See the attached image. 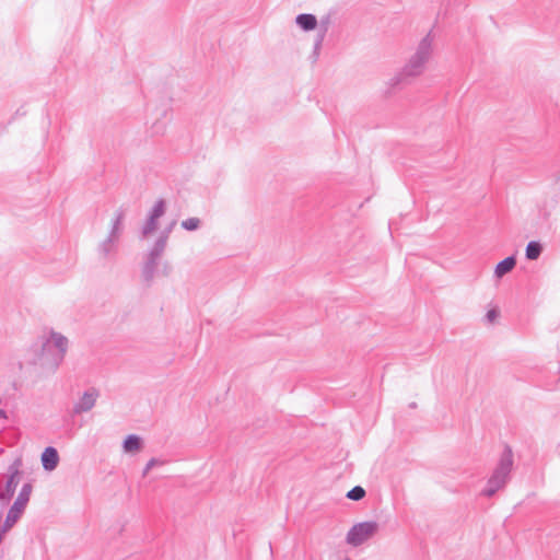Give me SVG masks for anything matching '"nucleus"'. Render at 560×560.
I'll return each instance as SVG.
<instances>
[{
	"label": "nucleus",
	"instance_id": "1",
	"mask_svg": "<svg viewBox=\"0 0 560 560\" xmlns=\"http://www.w3.org/2000/svg\"><path fill=\"white\" fill-rule=\"evenodd\" d=\"M433 37L429 32L418 44L413 55L409 58L404 68L390 79V85L397 86L408 81V79L420 75L425 68L427 62L432 56Z\"/></svg>",
	"mask_w": 560,
	"mask_h": 560
},
{
	"label": "nucleus",
	"instance_id": "2",
	"mask_svg": "<svg viewBox=\"0 0 560 560\" xmlns=\"http://www.w3.org/2000/svg\"><path fill=\"white\" fill-rule=\"evenodd\" d=\"M513 466V453L510 446H505L504 451L501 454L500 460L493 470L492 475L487 481V486L481 491V495L491 498L493 497L500 489L504 488L510 472Z\"/></svg>",
	"mask_w": 560,
	"mask_h": 560
},
{
	"label": "nucleus",
	"instance_id": "3",
	"mask_svg": "<svg viewBox=\"0 0 560 560\" xmlns=\"http://www.w3.org/2000/svg\"><path fill=\"white\" fill-rule=\"evenodd\" d=\"M165 248L164 237H158L144 259L142 265V278L148 284H150L154 279L159 261L163 256Z\"/></svg>",
	"mask_w": 560,
	"mask_h": 560
},
{
	"label": "nucleus",
	"instance_id": "4",
	"mask_svg": "<svg viewBox=\"0 0 560 560\" xmlns=\"http://www.w3.org/2000/svg\"><path fill=\"white\" fill-rule=\"evenodd\" d=\"M32 485L30 482H25L19 494L15 499L12 506L9 509L8 514L4 520V530H9L13 525L18 522V520L22 516L32 493Z\"/></svg>",
	"mask_w": 560,
	"mask_h": 560
},
{
	"label": "nucleus",
	"instance_id": "5",
	"mask_svg": "<svg viewBox=\"0 0 560 560\" xmlns=\"http://www.w3.org/2000/svg\"><path fill=\"white\" fill-rule=\"evenodd\" d=\"M21 458L14 459L8 467L7 481L3 487L0 486V502L9 503L13 498L16 487L19 485V477L21 475Z\"/></svg>",
	"mask_w": 560,
	"mask_h": 560
},
{
	"label": "nucleus",
	"instance_id": "6",
	"mask_svg": "<svg viewBox=\"0 0 560 560\" xmlns=\"http://www.w3.org/2000/svg\"><path fill=\"white\" fill-rule=\"evenodd\" d=\"M68 339L60 332H56L54 330L50 331V337L47 338L43 345L42 350L43 352H49L51 350V347H55L57 349V352L52 357V368L56 370L61 362L65 359V355L68 350Z\"/></svg>",
	"mask_w": 560,
	"mask_h": 560
},
{
	"label": "nucleus",
	"instance_id": "7",
	"mask_svg": "<svg viewBox=\"0 0 560 560\" xmlns=\"http://www.w3.org/2000/svg\"><path fill=\"white\" fill-rule=\"evenodd\" d=\"M377 528L378 525L374 521L358 523L349 529L346 540L349 545L358 547L372 537Z\"/></svg>",
	"mask_w": 560,
	"mask_h": 560
},
{
	"label": "nucleus",
	"instance_id": "8",
	"mask_svg": "<svg viewBox=\"0 0 560 560\" xmlns=\"http://www.w3.org/2000/svg\"><path fill=\"white\" fill-rule=\"evenodd\" d=\"M166 210V202L164 199L155 201L154 206L149 212L148 219L142 225L141 234L143 237L149 236L158 229V220L164 215Z\"/></svg>",
	"mask_w": 560,
	"mask_h": 560
},
{
	"label": "nucleus",
	"instance_id": "9",
	"mask_svg": "<svg viewBox=\"0 0 560 560\" xmlns=\"http://www.w3.org/2000/svg\"><path fill=\"white\" fill-rule=\"evenodd\" d=\"M98 396H100V392L96 388H94V387L89 388L88 390H85L83 393V395L80 397V399L73 405L72 410L70 411V415L72 417H74V416L91 411L94 408Z\"/></svg>",
	"mask_w": 560,
	"mask_h": 560
},
{
	"label": "nucleus",
	"instance_id": "10",
	"mask_svg": "<svg viewBox=\"0 0 560 560\" xmlns=\"http://www.w3.org/2000/svg\"><path fill=\"white\" fill-rule=\"evenodd\" d=\"M42 465L43 468L47 471L54 470L59 463V455L55 447L47 446L42 453Z\"/></svg>",
	"mask_w": 560,
	"mask_h": 560
},
{
	"label": "nucleus",
	"instance_id": "11",
	"mask_svg": "<svg viewBox=\"0 0 560 560\" xmlns=\"http://www.w3.org/2000/svg\"><path fill=\"white\" fill-rule=\"evenodd\" d=\"M295 23L301 30L310 32L316 28L318 22L314 14L301 13L296 15Z\"/></svg>",
	"mask_w": 560,
	"mask_h": 560
},
{
	"label": "nucleus",
	"instance_id": "12",
	"mask_svg": "<svg viewBox=\"0 0 560 560\" xmlns=\"http://www.w3.org/2000/svg\"><path fill=\"white\" fill-rule=\"evenodd\" d=\"M516 266V258L511 255L503 260L499 261L494 269V275L498 278H502L504 275L511 272Z\"/></svg>",
	"mask_w": 560,
	"mask_h": 560
},
{
	"label": "nucleus",
	"instance_id": "13",
	"mask_svg": "<svg viewBox=\"0 0 560 560\" xmlns=\"http://www.w3.org/2000/svg\"><path fill=\"white\" fill-rule=\"evenodd\" d=\"M124 218H125V212L121 209H119L115 213V218L113 220L110 231H109V233L107 235L108 237H110V238H113V240L118 242V238H119V235H120V232H121V229H122Z\"/></svg>",
	"mask_w": 560,
	"mask_h": 560
},
{
	"label": "nucleus",
	"instance_id": "14",
	"mask_svg": "<svg viewBox=\"0 0 560 560\" xmlns=\"http://www.w3.org/2000/svg\"><path fill=\"white\" fill-rule=\"evenodd\" d=\"M542 249H544V247H542L540 242H538V241H530L526 245L525 257L528 260H536L541 255Z\"/></svg>",
	"mask_w": 560,
	"mask_h": 560
},
{
	"label": "nucleus",
	"instance_id": "15",
	"mask_svg": "<svg viewBox=\"0 0 560 560\" xmlns=\"http://www.w3.org/2000/svg\"><path fill=\"white\" fill-rule=\"evenodd\" d=\"M142 446V440L140 436L136 434H129L122 443V447L125 452H136L139 451Z\"/></svg>",
	"mask_w": 560,
	"mask_h": 560
},
{
	"label": "nucleus",
	"instance_id": "16",
	"mask_svg": "<svg viewBox=\"0 0 560 560\" xmlns=\"http://www.w3.org/2000/svg\"><path fill=\"white\" fill-rule=\"evenodd\" d=\"M117 241L106 237L98 246V253L103 257H107L110 253L114 252Z\"/></svg>",
	"mask_w": 560,
	"mask_h": 560
},
{
	"label": "nucleus",
	"instance_id": "17",
	"mask_svg": "<svg viewBox=\"0 0 560 560\" xmlns=\"http://www.w3.org/2000/svg\"><path fill=\"white\" fill-rule=\"evenodd\" d=\"M365 493L361 486H355L347 492L346 497L352 501H360L365 497Z\"/></svg>",
	"mask_w": 560,
	"mask_h": 560
},
{
	"label": "nucleus",
	"instance_id": "18",
	"mask_svg": "<svg viewBox=\"0 0 560 560\" xmlns=\"http://www.w3.org/2000/svg\"><path fill=\"white\" fill-rule=\"evenodd\" d=\"M200 219L198 218H188L186 220H183L180 225L186 231H196L200 226Z\"/></svg>",
	"mask_w": 560,
	"mask_h": 560
},
{
	"label": "nucleus",
	"instance_id": "19",
	"mask_svg": "<svg viewBox=\"0 0 560 560\" xmlns=\"http://www.w3.org/2000/svg\"><path fill=\"white\" fill-rule=\"evenodd\" d=\"M326 31H327L326 27L323 28V31L318 34L317 38L314 42L313 54H314L315 58H317V56L319 54V49L322 47Z\"/></svg>",
	"mask_w": 560,
	"mask_h": 560
},
{
	"label": "nucleus",
	"instance_id": "20",
	"mask_svg": "<svg viewBox=\"0 0 560 560\" xmlns=\"http://www.w3.org/2000/svg\"><path fill=\"white\" fill-rule=\"evenodd\" d=\"M176 224L175 221H173L168 226H166L159 235V237H164L165 246L167 245L170 233L172 232V229Z\"/></svg>",
	"mask_w": 560,
	"mask_h": 560
},
{
	"label": "nucleus",
	"instance_id": "21",
	"mask_svg": "<svg viewBox=\"0 0 560 560\" xmlns=\"http://www.w3.org/2000/svg\"><path fill=\"white\" fill-rule=\"evenodd\" d=\"M158 464H161V462H160L159 459H156V458H151V459L147 463V465H145V467H144V469H143V471H142V476H143V477H144V476H147V475H148V472H149V471H150L154 466H156Z\"/></svg>",
	"mask_w": 560,
	"mask_h": 560
},
{
	"label": "nucleus",
	"instance_id": "22",
	"mask_svg": "<svg viewBox=\"0 0 560 560\" xmlns=\"http://www.w3.org/2000/svg\"><path fill=\"white\" fill-rule=\"evenodd\" d=\"M486 317L489 322H492L497 317V311L490 310L487 312Z\"/></svg>",
	"mask_w": 560,
	"mask_h": 560
},
{
	"label": "nucleus",
	"instance_id": "23",
	"mask_svg": "<svg viewBox=\"0 0 560 560\" xmlns=\"http://www.w3.org/2000/svg\"><path fill=\"white\" fill-rule=\"evenodd\" d=\"M170 271H171V266H170L168 262H165L164 266H163V273L165 276H167L170 273Z\"/></svg>",
	"mask_w": 560,
	"mask_h": 560
},
{
	"label": "nucleus",
	"instance_id": "24",
	"mask_svg": "<svg viewBox=\"0 0 560 560\" xmlns=\"http://www.w3.org/2000/svg\"><path fill=\"white\" fill-rule=\"evenodd\" d=\"M0 418L7 419V412L0 409Z\"/></svg>",
	"mask_w": 560,
	"mask_h": 560
},
{
	"label": "nucleus",
	"instance_id": "25",
	"mask_svg": "<svg viewBox=\"0 0 560 560\" xmlns=\"http://www.w3.org/2000/svg\"><path fill=\"white\" fill-rule=\"evenodd\" d=\"M416 406H417V405H416V402H411V404H410V407H411V408H416Z\"/></svg>",
	"mask_w": 560,
	"mask_h": 560
},
{
	"label": "nucleus",
	"instance_id": "26",
	"mask_svg": "<svg viewBox=\"0 0 560 560\" xmlns=\"http://www.w3.org/2000/svg\"><path fill=\"white\" fill-rule=\"evenodd\" d=\"M345 560H351V559H349V558H346Z\"/></svg>",
	"mask_w": 560,
	"mask_h": 560
}]
</instances>
